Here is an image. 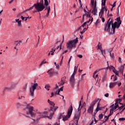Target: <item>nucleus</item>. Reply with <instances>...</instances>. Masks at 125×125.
Segmentation results:
<instances>
[{"label":"nucleus","mask_w":125,"mask_h":125,"mask_svg":"<svg viewBox=\"0 0 125 125\" xmlns=\"http://www.w3.org/2000/svg\"><path fill=\"white\" fill-rule=\"evenodd\" d=\"M104 97H109V94L108 93H106V94H104Z\"/></svg>","instance_id":"obj_61"},{"label":"nucleus","mask_w":125,"mask_h":125,"mask_svg":"<svg viewBox=\"0 0 125 125\" xmlns=\"http://www.w3.org/2000/svg\"><path fill=\"white\" fill-rule=\"evenodd\" d=\"M104 118H106V119H105V120L103 121L104 123L108 121V120H109V117H108L107 116H104Z\"/></svg>","instance_id":"obj_31"},{"label":"nucleus","mask_w":125,"mask_h":125,"mask_svg":"<svg viewBox=\"0 0 125 125\" xmlns=\"http://www.w3.org/2000/svg\"><path fill=\"white\" fill-rule=\"evenodd\" d=\"M67 52H68V50L64 51L62 53V54L63 55Z\"/></svg>","instance_id":"obj_63"},{"label":"nucleus","mask_w":125,"mask_h":125,"mask_svg":"<svg viewBox=\"0 0 125 125\" xmlns=\"http://www.w3.org/2000/svg\"><path fill=\"white\" fill-rule=\"evenodd\" d=\"M106 79H107V74H105L104 75V77H103V80L104 81H105Z\"/></svg>","instance_id":"obj_40"},{"label":"nucleus","mask_w":125,"mask_h":125,"mask_svg":"<svg viewBox=\"0 0 125 125\" xmlns=\"http://www.w3.org/2000/svg\"><path fill=\"white\" fill-rule=\"evenodd\" d=\"M107 10V7L106 6H104L102 8V11H101L99 13V16L101 15V13H102V14H103L104 11H105V12H106Z\"/></svg>","instance_id":"obj_16"},{"label":"nucleus","mask_w":125,"mask_h":125,"mask_svg":"<svg viewBox=\"0 0 125 125\" xmlns=\"http://www.w3.org/2000/svg\"><path fill=\"white\" fill-rule=\"evenodd\" d=\"M103 68H101V69H98L97 70H96L95 71V72H94V75H93V78H99V75L97 74L95 76V74H97V73H98V72H99L100 71H101V70H103Z\"/></svg>","instance_id":"obj_15"},{"label":"nucleus","mask_w":125,"mask_h":125,"mask_svg":"<svg viewBox=\"0 0 125 125\" xmlns=\"http://www.w3.org/2000/svg\"><path fill=\"white\" fill-rule=\"evenodd\" d=\"M101 52H102V55L104 56V58H105V56H104V55L105 53V50H101Z\"/></svg>","instance_id":"obj_37"},{"label":"nucleus","mask_w":125,"mask_h":125,"mask_svg":"<svg viewBox=\"0 0 125 125\" xmlns=\"http://www.w3.org/2000/svg\"><path fill=\"white\" fill-rule=\"evenodd\" d=\"M100 19H102V21L103 22H105V19H104V18H102V14L100 16Z\"/></svg>","instance_id":"obj_45"},{"label":"nucleus","mask_w":125,"mask_h":125,"mask_svg":"<svg viewBox=\"0 0 125 125\" xmlns=\"http://www.w3.org/2000/svg\"><path fill=\"white\" fill-rule=\"evenodd\" d=\"M86 14H83V20H82V22H84V17L85 16Z\"/></svg>","instance_id":"obj_49"},{"label":"nucleus","mask_w":125,"mask_h":125,"mask_svg":"<svg viewBox=\"0 0 125 125\" xmlns=\"http://www.w3.org/2000/svg\"><path fill=\"white\" fill-rule=\"evenodd\" d=\"M101 105V104H100V101L98 102L97 104V107H96V111H99V110H102L103 108H104V107H101L100 106Z\"/></svg>","instance_id":"obj_14"},{"label":"nucleus","mask_w":125,"mask_h":125,"mask_svg":"<svg viewBox=\"0 0 125 125\" xmlns=\"http://www.w3.org/2000/svg\"><path fill=\"white\" fill-rule=\"evenodd\" d=\"M65 80H66L65 77L62 78V80L61 81V85H63V84H64L65 83Z\"/></svg>","instance_id":"obj_21"},{"label":"nucleus","mask_w":125,"mask_h":125,"mask_svg":"<svg viewBox=\"0 0 125 125\" xmlns=\"http://www.w3.org/2000/svg\"><path fill=\"white\" fill-rule=\"evenodd\" d=\"M113 114V111L112 112L111 110H110V114L107 116V117H110Z\"/></svg>","instance_id":"obj_48"},{"label":"nucleus","mask_w":125,"mask_h":125,"mask_svg":"<svg viewBox=\"0 0 125 125\" xmlns=\"http://www.w3.org/2000/svg\"><path fill=\"white\" fill-rule=\"evenodd\" d=\"M97 112H99V111H97V110H96L95 112H94V114H93V118H94V119L95 120V124H96L97 122V120H96L95 119V115H96V114L97 113Z\"/></svg>","instance_id":"obj_25"},{"label":"nucleus","mask_w":125,"mask_h":125,"mask_svg":"<svg viewBox=\"0 0 125 125\" xmlns=\"http://www.w3.org/2000/svg\"><path fill=\"white\" fill-rule=\"evenodd\" d=\"M52 70H53V69L50 68V69L47 71V73H49V76H53L54 73H55L54 72H51Z\"/></svg>","instance_id":"obj_23"},{"label":"nucleus","mask_w":125,"mask_h":125,"mask_svg":"<svg viewBox=\"0 0 125 125\" xmlns=\"http://www.w3.org/2000/svg\"><path fill=\"white\" fill-rule=\"evenodd\" d=\"M114 20L112 18L111 19L110 18L107 21V22L106 23L105 26H104V31H107V32H109L110 34H113L115 33V29L117 28V22L115 21L114 23ZM112 25V29H113V32L110 33V30L111 28V26Z\"/></svg>","instance_id":"obj_2"},{"label":"nucleus","mask_w":125,"mask_h":125,"mask_svg":"<svg viewBox=\"0 0 125 125\" xmlns=\"http://www.w3.org/2000/svg\"><path fill=\"white\" fill-rule=\"evenodd\" d=\"M63 86H62V87L60 88V89H59L58 91V95H59V93L60 92V91H63Z\"/></svg>","instance_id":"obj_42"},{"label":"nucleus","mask_w":125,"mask_h":125,"mask_svg":"<svg viewBox=\"0 0 125 125\" xmlns=\"http://www.w3.org/2000/svg\"><path fill=\"white\" fill-rule=\"evenodd\" d=\"M117 79H118V78L116 77V76H115L114 81H116Z\"/></svg>","instance_id":"obj_64"},{"label":"nucleus","mask_w":125,"mask_h":125,"mask_svg":"<svg viewBox=\"0 0 125 125\" xmlns=\"http://www.w3.org/2000/svg\"><path fill=\"white\" fill-rule=\"evenodd\" d=\"M82 27H83V26H82L79 27L77 29L76 32H78L79 31L82 30Z\"/></svg>","instance_id":"obj_44"},{"label":"nucleus","mask_w":125,"mask_h":125,"mask_svg":"<svg viewBox=\"0 0 125 125\" xmlns=\"http://www.w3.org/2000/svg\"><path fill=\"white\" fill-rule=\"evenodd\" d=\"M34 7H35L36 10L33 11V13H37L42 11L45 8V6L43 5V0H40V2L35 3L30 8L24 11V12H26L28 11L32 10L34 9Z\"/></svg>","instance_id":"obj_1"},{"label":"nucleus","mask_w":125,"mask_h":125,"mask_svg":"<svg viewBox=\"0 0 125 125\" xmlns=\"http://www.w3.org/2000/svg\"><path fill=\"white\" fill-rule=\"evenodd\" d=\"M46 62H47L46 61H42L41 63H40V67H41L42 66V65L43 64L46 63Z\"/></svg>","instance_id":"obj_36"},{"label":"nucleus","mask_w":125,"mask_h":125,"mask_svg":"<svg viewBox=\"0 0 125 125\" xmlns=\"http://www.w3.org/2000/svg\"><path fill=\"white\" fill-rule=\"evenodd\" d=\"M54 65H55L57 69L59 68L60 66L57 63H56V62H54Z\"/></svg>","instance_id":"obj_47"},{"label":"nucleus","mask_w":125,"mask_h":125,"mask_svg":"<svg viewBox=\"0 0 125 125\" xmlns=\"http://www.w3.org/2000/svg\"><path fill=\"white\" fill-rule=\"evenodd\" d=\"M22 106V105L20 103H18L17 104V106L18 107V108H20Z\"/></svg>","instance_id":"obj_43"},{"label":"nucleus","mask_w":125,"mask_h":125,"mask_svg":"<svg viewBox=\"0 0 125 125\" xmlns=\"http://www.w3.org/2000/svg\"><path fill=\"white\" fill-rule=\"evenodd\" d=\"M120 100H122V99H116V103H119V101H120Z\"/></svg>","instance_id":"obj_62"},{"label":"nucleus","mask_w":125,"mask_h":125,"mask_svg":"<svg viewBox=\"0 0 125 125\" xmlns=\"http://www.w3.org/2000/svg\"><path fill=\"white\" fill-rule=\"evenodd\" d=\"M44 4L46 6L45 10H47V14L43 16V18L44 19H46L47 17H49V12H50L51 8L50 6H48V1L47 0H44Z\"/></svg>","instance_id":"obj_9"},{"label":"nucleus","mask_w":125,"mask_h":125,"mask_svg":"<svg viewBox=\"0 0 125 125\" xmlns=\"http://www.w3.org/2000/svg\"><path fill=\"white\" fill-rule=\"evenodd\" d=\"M85 75V74H83L82 75V76H81V80H82V81H83V78L84 77Z\"/></svg>","instance_id":"obj_55"},{"label":"nucleus","mask_w":125,"mask_h":125,"mask_svg":"<svg viewBox=\"0 0 125 125\" xmlns=\"http://www.w3.org/2000/svg\"><path fill=\"white\" fill-rule=\"evenodd\" d=\"M116 1L114 2V3L112 5V8H114L116 6Z\"/></svg>","instance_id":"obj_53"},{"label":"nucleus","mask_w":125,"mask_h":125,"mask_svg":"<svg viewBox=\"0 0 125 125\" xmlns=\"http://www.w3.org/2000/svg\"><path fill=\"white\" fill-rule=\"evenodd\" d=\"M117 84H118V86H120L121 85H122V83H121V82H119V83L118 82H117Z\"/></svg>","instance_id":"obj_59"},{"label":"nucleus","mask_w":125,"mask_h":125,"mask_svg":"<svg viewBox=\"0 0 125 125\" xmlns=\"http://www.w3.org/2000/svg\"><path fill=\"white\" fill-rule=\"evenodd\" d=\"M98 117L99 118V120H101L103 118V114H100Z\"/></svg>","instance_id":"obj_39"},{"label":"nucleus","mask_w":125,"mask_h":125,"mask_svg":"<svg viewBox=\"0 0 125 125\" xmlns=\"http://www.w3.org/2000/svg\"><path fill=\"white\" fill-rule=\"evenodd\" d=\"M78 42V38H77L75 40L68 42L66 44L67 48L71 49L73 47H76L77 43Z\"/></svg>","instance_id":"obj_5"},{"label":"nucleus","mask_w":125,"mask_h":125,"mask_svg":"<svg viewBox=\"0 0 125 125\" xmlns=\"http://www.w3.org/2000/svg\"><path fill=\"white\" fill-rule=\"evenodd\" d=\"M125 64H124V65H123H123H121V67H120V68H119V73L123 74V72H124V68H125Z\"/></svg>","instance_id":"obj_20"},{"label":"nucleus","mask_w":125,"mask_h":125,"mask_svg":"<svg viewBox=\"0 0 125 125\" xmlns=\"http://www.w3.org/2000/svg\"><path fill=\"white\" fill-rule=\"evenodd\" d=\"M100 100L101 101V100H100L99 98L96 99L94 101H93L91 104H90L89 108H88L87 109V113H90L91 114H93V109L94 108V106L95 104Z\"/></svg>","instance_id":"obj_7"},{"label":"nucleus","mask_w":125,"mask_h":125,"mask_svg":"<svg viewBox=\"0 0 125 125\" xmlns=\"http://www.w3.org/2000/svg\"><path fill=\"white\" fill-rule=\"evenodd\" d=\"M106 69L107 70H108V69L111 70L112 69L113 71L114 69H115V68L113 66L111 65L110 66H108V67H106Z\"/></svg>","instance_id":"obj_27"},{"label":"nucleus","mask_w":125,"mask_h":125,"mask_svg":"<svg viewBox=\"0 0 125 125\" xmlns=\"http://www.w3.org/2000/svg\"><path fill=\"white\" fill-rule=\"evenodd\" d=\"M118 83V82L115 83H110L109 84L110 88H112L114 87V86H116V85Z\"/></svg>","instance_id":"obj_17"},{"label":"nucleus","mask_w":125,"mask_h":125,"mask_svg":"<svg viewBox=\"0 0 125 125\" xmlns=\"http://www.w3.org/2000/svg\"><path fill=\"white\" fill-rule=\"evenodd\" d=\"M23 116H25V117H26V118H30V116H29V115H25V114H23Z\"/></svg>","instance_id":"obj_56"},{"label":"nucleus","mask_w":125,"mask_h":125,"mask_svg":"<svg viewBox=\"0 0 125 125\" xmlns=\"http://www.w3.org/2000/svg\"><path fill=\"white\" fill-rule=\"evenodd\" d=\"M118 62L119 63H122V58H121L120 57L118 58Z\"/></svg>","instance_id":"obj_51"},{"label":"nucleus","mask_w":125,"mask_h":125,"mask_svg":"<svg viewBox=\"0 0 125 125\" xmlns=\"http://www.w3.org/2000/svg\"><path fill=\"white\" fill-rule=\"evenodd\" d=\"M98 49H100V50H102V44L101 43H98Z\"/></svg>","instance_id":"obj_29"},{"label":"nucleus","mask_w":125,"mask_h":125,"mask_svg":"<svg viewBox=\"0 0 125 125\" xmlns=\"http://www.w3.org/2000/svg\"><path fill=\"white\" fill-rule=\"evenodd\" d=\"M113 50V48H110V49L108 50V52H109V53H110V56L111 58H113L114 57V54L111 53Z\"/></svg>","instance_id":"obj_18"},{"label":"nucleus","mask_w":125,"mask_h":125,"mask_svg":"<svg viewBox=\"0 0 125 125\" xmlns=\"http://www.w3.org/2000/svg\"><path fill=\"white\" fill-rule=\"evenodd\" d=\"M18 24L19 27H22L21 21H18Z\"/></svg>","instance_id":"obj_33"},{"label":"nucleus","mask_w":125,"mask_h":125,"mask_svg":"<svg viewBox=\"0 0 125 125\" xmlns=\"http://www.w3.org/2000/svg\"><path fill=\"white\" fill-rule=\"evenodd\" d=\"M15 42L16 46H20L21 43L22 42L21 41H17Z\"/></svg>","instance_id":"obj_26"},{"label":"nucleus","mask_w":125,"mask_h":125,"mask_svg":"<svg viewBox=\"0 0 125 125\" xmlns=\"http://www.w3.org/2000/svg\"><path fill=\"white\" fill-rule=\"evenodd\" d=\"M48 103L50 105L53 106L54 107H55V104L53 103V102L51 101L49 99L47 101Z\"/></svg>","instance_id":"obj_24"},{"label":"nucleus","mask_w":125,"mask_h":125,"mask_svg":"<svg viewBox=\"0 0 125 125\" xmlns=\"http://www.w3.org/2000/svg\"><path fill=\"white\" fill-rule=\"evenodd\" d=\"M50 87V86H49V84H45V89H47V91L49 90V88Z\"/></svg>","instance_id":"obj_30"},{"label":"nucleus","mask_w":125,"mask_h":125,"mask_svg":"<svg viewBox=\"0 0 125 125\" xmlns=\"http://www.w3.org/2000/svg\"><path fill=\"white\" fill-rule=\"evenodd\" d=\"M125 120V118H121L119 119V121H124Z\"/></svg>","instance_id":"obj_50"},{"label":"nucleus","mask_w":125,"mask_h":125,"mask_svg":"<svg viewBox=\"0 0 125 125\" xmlns=\"http://www.w3.org/2000/svg\"><path fill=\"white\" fill-rule=\"evenodd\" d=\"M91 5L92 7L95 6L94 0H91Z\"/></svg>","instance_id":"obj_46"},{"label":"nucleus","mask_w":125,"mask_h":125,"mask_svg":"<svg viewBox=\"0 0 125 125\" xmlns=\"http://www.w3.org/2000/svg\"><path fill=\"white\" fill-rule=\"evenodd\" d=\"M87 28H88L87 27V28H83L82 32H85L87 30Z\"/></svg>","instance_id":"obj_54"},{"label":"nucleus","mask_w":125,"mask_h":125,"mask_svg":"<svg viewBox=\"0 0 125 125\" xmlns=\"http://www.w3.org/2000/svg\"><path fill=\"white\" fill-rule=\"evenodd\" d=\"M54 114V112L52 113H50V116H47V118H49V119H51L53 117V116Z\"/></svg>","instance_id":"obj_35"},{"label":"nucleus","mask_w":125,"mask_h":125,"mask_svg":"<svg viewBox=\"0 0 125 125\" xmlns=\"http://www.w3.org/2000/svg\"><path fill=\"white\" fill-rule=\"evenodd\" d=\"M73 111V107L72 105H70V108H69L68 110V113H67L66 115L62 116V114L60 115V119L62 118V120L63 121H66L69 119L71 115L72 114V112Z\"/></svg>","instance_id":"obj_6"},{"label":"nucleus","mask_w":125,"mask_h":125,"mask_svg":"<svg viewBox=\"0 0 125 125\" xmlns=\"http://www.w3.org/2000/svg\"><path fill=\"white\" fill-rule=\"evenodd\" d=\"M82 103V101H80V102H79V106L78 108V110L77 111V114L75 115V116L74 118V122H73V123H71V125H78V121H79V120H80V118L81 117V108H80V107Z\"/></svg>","instance_id":"obj_3"},{"label":"nucleus","mask_w":125,"mask_h":125,"mask_svg":"<svg viewBox=\"0 0 125 125\" xmlns=\"http://www.w3.org/2000/svg\"><path fill=\"white\" fill-rule=\"evenodd\" d=\"M26 108L24 110L26 113V115H30L32 118L35 117L36 114L33 112L34 111V107L30 105V104H27Z\"/></svg>","instance_id":"obj_4"},{"label":"nucleus","mask_w":125,"mask_h":125,"mask_svg":"<svg viewBox=\"0 0 125 125\" xmlns=\"http://www.w3.org/2000/svg\"><path fill=\"white\" fill-rule=\"evenodd\" d=\"M86 17L88 18H91V16H90V15H89V14H87L85 15Z\"/></svg>","instance_id":"obj_60"},{"label":"nucleus","mask_w":125,"mask_h":125,"mask_svg":"<svg viewBox=\"0 0 125 125\" xmlns=\"http://www.w3.org/2000/svg\"><path fill=\"white\" fill-rule=\"evenodd\" d=\"M77 57H78L80 58H83L82 55H81V54H79V55H77Z\"/></svg>","instance_id":"obj_58"},{"label":"nucleus","mask_w":125,"mask_h":125,"mask_svg":"<svg viewBox=\"0 0 125 125\" xmlns=\"http://www.w3.org/2000/svg\"><path fill=\"white\" fill-rule=\"evenodd\" d=\"M112 109H110V111L114 112V110H115L117 108L115 106L113 107V108H111Z\"/></svg>","instance_id":"obj_41"},{"label":"nucleus","mask_w":125,"mask_h":125,"mask_svg":"<svg viewBox=\"0 0 125 125\" xmlns=\"http://www.w3.org/2000/svg\"><path fill=\"white\" fill-rule=\"evenodd\" d=\"M124 107H125V105H122L120 107H119L118 109H117V110H119V111L122 112V109H123Z\"/></svg>","instance_id":"obj_38"},{"label":"nucleus","mask_w":125,"mask_h":125,"mask_svg":"<svg viewBox=\"0 0 125 125\" xmlns=\"http://www.w3.org/2000/svg\"><path fill=\"white\" fill-rule=\"evenodd\" d=\"M112 71H113V72H114L116 76H119L118 72L117 70H116V69H113Z\"/></svg>","instance_id":"obj_28"},{"label":"nucleus","mask_w":125,"mask_h":125,"mask_svg":"<svg viewBox=\"0 0 125 125\" xmlns=\"http://www.w3.org/2000/svg\"><path fill=\"white\" fill-rule=\"evenodd\" d=\"M93 10L92 11V13H93V15H97V2L95 1V6H93Z\"/></svg>","instance_id":"obj_12"},{"label":"nucleus","mask_w":125,"mask_h":125,"mask_svg":"<svg viewBox=\"0 0 125 125\" xmlns=\"http://www.w3.org/2000/svg\"><path fill=\"white\" fill-rule=\"evenodd\" d=\"M79 4H80V5H81V8L82 9H83V4H82V2H81V0H79Z\"/></svg>","instance_id":"obj_52"},{"label":"nucleus","mask_w":125,"mask_h":125,"mask_svg":"<svg viewBox=\"0 0 125 125\" xmlns=\"http://www.w3.org/2000/svg\"><path fill=\"white\" fill-rule=\"evenodd\" d=\"M106 3V0H102V5L105 6Z\"/></svg>","instance_id":"obj_32"},{"label":"nucleus","mask_w":125,"mask_h":125,"mask_svg":"<svg viewBox=\"0 0 125 125\" xmlns=\"http://www.w3.org/2000/svg\"><path fill=\"white\" fill-rule=\"evenodd\" d=\"M58 108V106H56L55 108H54L53 107H50V109L49 110V112L52 111V112H56V110H57Z\"/></svg>","instance_id":"obj_22"},{"label":"nucleus","mask_w":125,"mask_h":125,"mask_svg":"<svg viewBox=\"0 0 125 125\" xmlns=\"http://www.w3.org/2000/svg\"><path fill=\"white\" fill-rule=\"evenodd\" d=\"M90 21V19H89V21L83 23V24L81 25V26L83 27V28H84L85 26L87 25V28H88V25L87 24Z\"/></svg>","instance_id":"obj_19"},{"label":"nucleus","mask_w":125,"mask_h":125,"mask_svg":"<svg viewBox=\"0 0 125 125\" xmlns=\"http://www.w3.org/2000/svg\"><path fill=\"white\" fill-rule=\"evenodd\" d=\"M24 98V97L23 96H21V97H19V99L21 100L22 99Z\"/></svg>","instance_id":"obj_57"},{"label":"nucleus","mask_w":125,"mask_h":125,"mask_svg":"<svg viewBox=\"0 0 125 125\" xmlns=\"http://www.w3.org/2000/svg\"><path fill=\"white\" fill-rule=\"evenodd\" d=\"M37 86H38V83H35L34 84L32 85L30 88H29V92H30V96L31 97L34 96L35 90L36 89Z\"/></svg>","instance_id":"obj_10"},{"label":"nucleus","mask_w":125,"mask_h":125,"mask_svg":"<svg viewBox=\"0 0 125 125\" xmlns=\"http://www.w3.org/2000/svg\"><path fill=\"white\" fill-rule=\"evenodd\" d=\"M101 22V21L99 19H98L97 21H96L95 22V25L96 26H98V24Z\"/></svg>","instance_id":"obj_34"},{"label":"nucleus","mask_w":125,"mask_h":125,"mask_svg":"<svg viewBox=\"0 0 125 125\" xmlns=\"http://www.w3.org/2000/svg\"><path fill=\"white\" fill-rule=\"evenodd\" d=\"M78 67V66H77V67L76 66H75L74 72H73L72 75L71 76L70 78V83L72 87H74L75 86V82L76 81V80H75V75L77 73Z\"/></svg>","instance_id":"obj_8"},{"label":"nucleus","mask_w":125,"mask_h":125,"mask_svg":"<svg viewBox=\"0 0 125 125\" xmlns=\"http://www.w3.org/2000/svg\"><path fill=\"white\" fill-rule=\"evenodd\" d=\"M117 28H119L120 26V25L122 24V21H121V18L120 17L117 18Z\"/></svg>","instance_id":"obj_13"},{"label":"nucleus","mask_w":125,"mask_h":125,"mask_svg":"<svg viewBox=\"0 0 125 125\" xmlns=\"http://www.w3.org/2000/svg\"><path fill=\"white\" fill-rule=\"evenodd\" d=\"M16 86L15 83H13L12 86L11 87H5L4 88V91H11L12 90H13Z\"/></svg>","instance_id":"obj_11"}]
</instances>
